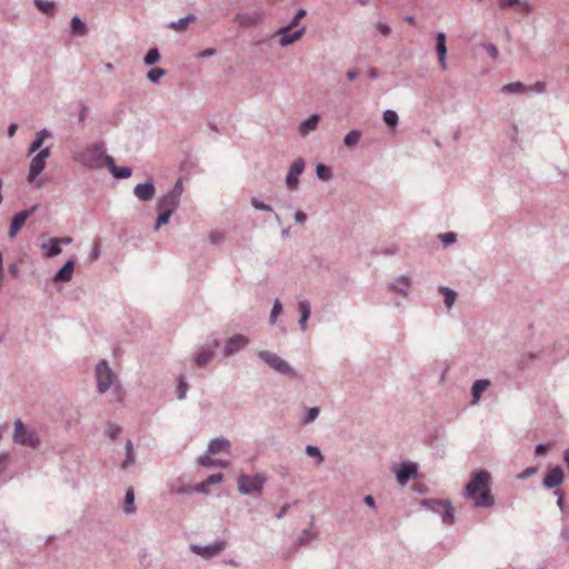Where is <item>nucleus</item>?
<instances>
[{"label": "nucleus", "mask_w": 569, "mask_h": 569, "mask_svg": "<svg viewBox=\"0 0 569 569\" xmlns=\"http://www.w3.org/2000/svg\"><path fill=\"white\" fill-rule=\"evenodd\" d=\"M490 473L486 470L476 471L466 485V496L475 499V506L485 508L495 505V498L490 493Z\"/></svg>", "instance_id": "1"}, {"label": "nucleus", "mask_w": 569, "mask_h": 569, "mask_svg": "<svg viewBox=\"0 0 569 569\" xmlns=\"http://www.w3.org/2000/svg\"><path fill=\"white\" fill-rule=\"evenodd\" d=\"M96 378H97V388L100 393H106L110 388H112V392L116 396L118 401H121L123 398V390L119 382H117V377L113 370L110 368L107 360H100L96 366Z\"/></svg>", "instance_id": "2"}, {"label": "nucleus", "mask_w": 569, "mask_h": 569, "mask_svg": "<svg viewBox=\"0 0 569 569\" xmlns=\"http://www.w3.org/2000/svg\"><path fill=\"white\" fill-rule=\"evenodd\" d=\"M104 146L101 142L89 146L86 150L74 154L73 159L88 170H97L106 164Z\"/></svg>", "instance_id": "3"}, {"label": "nucleus", "mask_w": 569, "mask_h": 569, "mask_svg": "<svg viewBox=\"0 0 569 569\" xmlns=\"http://www.w3.org/2000/svg\"><path fill=\"white\" fill-rule=\"evenodd\" d=\"M257 357L259 360L268 365L274 371L288 376L296 377V370L282 358H280L277 353L268 350H260L257 352Z\"/></svg>", "instance_id": "4"}, {"label": "nucleus", "mask_w": 569, "mask_h": 569, "mask_svg": "<svg viewBox=\"0 0 569 569\" xmlns=\"http://www.w3.org/2000/svg\"><path fill=\"white\" fill-rule=\"evenodd\" d=\"M13 442L37 449L40 446V439L34 430L26 428L21 419L14 421Z\"/></svg>", "instance_id": "5"}, {"label": "nucleus", "mask_w": 569, "mask_h": 569, "mask_svg": "<svg viewBox=\"0 0 569 569\" xmlns=\"http://www.w3.org/2000/svg\"><path fill=\"white\" fill-rule=\"evenodd\" d=\"M237 481L238 490L241 495H253L261 492L267 478L261 473L253 476L240 475Z\"/></svg>", "instance_id": "6"}, {"label": "nucleus", "mask_w": 569, "mask_h": 569, "mask_svg": "<svg viewBox=\"0 0 569 569\" xmlns=\"http://www.w3.org/2000/svg\"><path fill=\"white\" fill-rule=\"evenodd\" d=\"M421 505L428 510L438 513L443 523L450 525L453 522L455 513L453 507L449 501L437 499H423Z\"/></svg>", "instance_id": "7"}, {"label": "nucleus", "mask_w": 569, "mask_h": 569, "mask_svg": "<svg viewBox=\"0 0 569 569\" xmlns=\"http://www.w3.org/2000/svg\"><path fill=\"white\" fill-rule=\"evenodd\" d=\"M306 163L302 158H297L293 163L290 166L288 173L286 176V186L290 190H295L299 183V177L302 174L305 170Z\"/></svg>", "instance_id": "8"}, {"label": "nucleus", "mask_w": 569, "mask_h": 569, "mask_svg": "<svg viewBox=\"0 0 569 569\" xmlns=\"http://www.w3.org/2000/svg\"><path fill=\"white\" fill-rule=\"evenodd\" d=\"M249 345V338L243 335H234L226 341L223 355L231 357Z\"/></svg>", "instance_id": "9"}, {"label": "nucleus", "mask_w": 569, "mask_h": 569, "mask_svg": "<svg viewBox=\"0 0 569 569\" xmlns=\"http://www.w3.org/2000/svg\"><path fill=\"white\" fill-rule=\"evenodd\" d=\"M38 206L31 207L29 210H22L12 217L9 227V237L14 238L19 230L23 227L27 219L37 210Z\"/></svg>", "instance_id": "10"}, {"label": "nucleus", "mask_w": 569, "mask_h": 569, "mask_svg": "<svg viewBox=\"0 0 569 569\" xmlns=\"http://www.w3.org/2000/svg\"><path fill=\"white\" fill-rule=\"evenodd\" d=\"M224 548V541H214L207 546L191 545L190 549L193 553L202 558H211L222 551Z\"/></svg>", "instance_id": "11"}, {"label": "nucleus", "mask_w": 569, "mask_h": 569, "mask_svg": "<svg viewBox=\"0 0 569 569\" xmlns=\"http://www.w3.org/2000/svg\"><path fill=\"white\" fill-rule=\"evenodd\" d=\"M417 473L418 468L415 462L403 461L396 471V478L400 485H406L411 478H415Z\"/></svg>", "instance_id": "12"}, {"label": "nucleus", "mask_w": 569, "mask_h": 569, "mask_svg": "<svg viewBox=\"0 0 569 569\" xmlns=\"http://www.w3.org/2000/svg\"><path fill=\"white\" fill-rule=\"evenodd\" d=\"M133 194L141 201H150L156 194V187L152 179L144 183H138L133 188Z\"/></svg>", "instance_id": "13"}, {"label": "nucleus", "mask_w": 569, "mask_h": 569, "mask_svg": "<svg viewBox=\"0 0 569 569\" xmlns=\"http://www.w3.org/2000/svg\"><path fill=\"white\" fill-rule=\"evenodd\" d=\"M305 32H306V27H301L300 29H297L295 31H291V30L281 31V28H279L277 30L276 34L280 36L279 44L281 47H288V46L295 43L296 41H298L299 39H301V37L305 34Z\"/></svg>", "instance_id": "14"}, {"label": "nucleus", "mask_w": 569, "mask_h": 569, "mask_svg": "<svg viewBox=\"0 0 569 569\" xmlns=\"http://www.w3.org/2000/svg\"><path fill=\"white\" fill-rule=\"evenodd\" d=\"M563 482V471L560 466L551 468L542 480L543 487L553 489Z\"/></svg>", "instance_id": "15"}, {"label": "nucleus", "mask_w": 569, "mask_h": 569, "mask_svg": "<svg viewBox=\"0 0 569 569\" xmlns=\"http://www.w3.org/2000/svg\"><path fill=\"white\" fill-rule=\"evenodd\" d=\"M411 286V279L407 276H403V274H400L398 277H396L388 286V288L402 296V297H408L409 295V288Z\"/></svg>", "instance_id": "16"}, {"label": "nucleus", "mask_w": 569, "mask_h": 569, "mask_svg": "<svg viewBox=\"0 0 569 569\" xmlns=\"http://www.w3.org/2000/svg\"><path fill=\"white\" fill-rule=\"evenodd\" d=\"M436 52L439 60V66L442 70L448 68L447 64V47H446V34L443 32H438L436 34Z\"/></svg>", "instance_id": "17"}, {"label": "nucleus", "mask_w": 569, "mask_h": 569, "mask_svg": "<svg viewBox=\"0 0 569 569\" xmlns=\"http://www.w3.org/2000/svg\"><path fill=\"white\" fill-rule=\"evenodd\" d=\"M262 12L260 11H252V12H246V13H237L234 17V21L238 22L240 26L249 28L253 27L257 23L261 21Z\"/></svg>", "instance_id": "18"}, {"label": "nucleus", "mask_w": 569, "mask_h": 569, "mask_svg": "<svg viewBox=\"0 0 569 569\" xmlns=\"http://www.w3.org/2000/svg\"><path fill=\"white\" fill-rule=\"evenodd\" d=\"M106 166L112 173V176L117 179H128L132 174V170L130 167H117L114 163V159L111 156H107Z\"/></svg>", "instance_id": "19"}, {"label": "nucleus", "mask_w": 569, "mask_h": 569, "mask_svg": "<svg viewBox=\"0 0 569 569\" xmlns=\"http://www.w3.org/2000/svg\"><path fill=\"white\" fill-rule=\"evenodd\" d=\"M76 261L74 259H69L53 276L52 280L54 282L63 281L68 282L72 279L73 270H74Z\"/></svg>", "instance_id": "20"}, {"label": "nucleus", "mask_w": 569, "mask_h": 569, "mask_svg": "<svg viewBox=\"0 0 569 569\" xmlns=\"http://www.w3.org/2000/svg\"><path fill=\"white\" fill-rule=\"evenodd\" d=\"M180 200L176 197L171 196L170 193L163 194L158 200V210H164L170 213H173L178 207H179Z\"/></svg>", "instance_id": "21"}, {"label": "nucleus", "mask_w": 569, "mask_h": 569, "mask_svg": "<svg viewBox=\"0 0 569 569\" xmlns=\"http://www.w3.org/2000/svg\"><path fill=\"white\" fill-rule=\"evenodd\" d=\"M44 167L46 160L36 154L30 161L28 181L34 182L37 177L43 171Z\"/></svg>", "instance_id": "22"}, {"label": "nucleus", "mask_w": 569, "mask_h": 569, "mask_svg": "<svg viewBox=\"0 0 569 569\" xmlns=\"http://www.w3.org/2000/svg\"><path fill=\"white\" fill-rule=\"evenodd\" d=\"M491 385L489 379H478L473 382L471 387V405L475 406L479 402L481 395L486 391Z\"/></svg>", "instance_id": "23"}, {"label": "nucleus", "mask_w": 569, "mask_h": 569, "mask_svg": "<svg viewBox=\"0 0 569 569\" xmlns=\"http://www.w3.org/2000/svg\"><path fill=\"white\" fill-rule=\"evenodd\" d=\"M230 449V441L223 437L212 439L208 443L207 453L217 455L222 451H228Z\"/></svg>", "instance_id": "24"}, {"label": "nucleus", "mask_w": 569, "mask_h": 569, "mask_svg": "<svg viewBox=\"0 0 569 569\" xmlns=\"http://www.w3.org/2000/svg\"><path fill=\"white\" fill-rule=\"evenodd\" d=\"M320 121V116L317 113L311 114L308 119L303 120L299 126V133L302 137L308 136L311 131L316 130Z\"/></svg>", "instance_id": "25"}, {"label": "nucleus", "mask_w": 569, "mask_h": 569, "mask_svg": "<svg viewBox=\"0 0 569 569\" xmlns=\"http://www.w3.org/2000/svg\"><path fill=\"white\" fill-rule=\"evenodd\" d=\"M49 137H51V132L48 129L44 128L38 131L29 146L28 153L31 154L38 151L42 147L43 141Z\"/></svg>", "instance_id": "26"}, {"label": "nucleus", "mask_w": 569, "mask_h": 569, "mask_svg": "<svg viewBox=\"0 0 569 569\" xmlns=\"http://www.w3.org/2000/svg\"><path fill=\"white\" fill-rule=\"evenodd\" d=\"M298 309L300 312L299 327L302 331L307 329V321L311 313V307L308 300H301L298 303Z\"/></svg>", "instance_id": "27"}, {"label": "nucleus", "mask_w": 569, "mask_h": 569, "mask_svg": "<svg viewBox=\"0 0 569 569\" xmlns=\"http://www.w3.org/2000/svg\"><path fill=\"white\" fill-rule=\"evenodd\" d=\"M213 353L214 352L212 349H206L203 347H200L194 352L193 361L197 366H204L212 359Z\"/></svg>", "instance_id": "28"}, {"label": "nucleus", "mask_w": 569, "mask_h": 569, "mask_svg": "<svg viewBox=\"0 0 569 569\" xmlns=\"http://www.w3.org/2000/svg\"><path fill=\"white\" fill-rule=\"evenodd\" d=\"M70 30L73 37H84L88 33L86 23L78 16L71 18Z\"/></svg>", "instance_id": "29"}, {"label": "nucleus", "mask_w": 569, "mask_h": 569, "mask_svg": "<svg viewBox=\"0 0 569 569\" xmlns=\"http://www.w3.org/2000/svg\"><path fill=\"white\" fill-rule=\"evenodd\" d=\"M197 20V17L193 13H189L186 17L177 20L171 21L168 27L176 31H183L188 28L189 23L194 22Z\"/></svg>", "instance_id": "30"}, {"label": "nucleus", "mask_w": 569, "mask_h": 569, "mask_svg": "<svg viewBox=\"0 0 569 569\" xmlns=\"http://www.w3.org/2000/svg\"><path fill=\"white\" fill-rule=\"evenodd\" d=\"M41 250L44 252L47 258H52L61 253V247H59L57 238H51L48 243L41 244Z\"/></svg>", "instance_id": "31"}, {"label": "nucleus", "mask_w": 569, "mask_h": 569, "mask_svg": "<svg viewBox=\"0 0 569 569\" xmlns=\"http://www.w3.org/2000/svg\"><path fill=\"white\" fill-rule=\"evenodd\" d=\"M211 455L206 453L203 456H200L198 458V463L202 467H220V468H227L228 461L221 460V459H212L210 457Z\"/></svg>", "instance_id": "32"}, {"label": "nucleus", "mask_w": 569, "mask_h": 569, "mask_svg": "<svg viewBox=\"0 0 569 569\" xmlns=\"http://www.w3.org/2000/svg\"><path fill=\"white\" fill-rule=\"evenodd\" d=\"M124 450H126V458H124V460L121 463V468L122 469H128L136 461V459H134V450H133V442L130 439H128L126 441Z\"/></svg>", "instance_id": "33"}, {"label": "nucleus", "mask_w": 569, "mask_h": 569, "mask_svg": "<svg viewBox=\"0 0 569 569\" xmlns=\"http://www.w3.org/2000/svg\"><path fill=\"white\" fill-rule=\"evenodd\" d=\"M526 91H528V86H526L525 83H522L520 81L507 83L501 88V92L508 93V94L522 93Z\"/></svg>", "instance_id": "34"}, {"label": "nucleus", "mask_w": 569, "mask_h": 569, "mask_svg": "<svg viewBox=\"0 0 569 569\" xmlns=\"http://www.w3.org/2000/svg\"><path fill=\"white\" fill-rule=\"evenodd\" d=\"M123 511L127 515H131L136 512V506H134V491L132 488L127 489L126 496H124V503H123Z\"/></svg>", "instance_id": "35"}, {"label": "nucleus", "mask_w": 569, "mask_h": 569, "mask_svg": "<svg viewBox=\"0 0 569 569\" xmlns=\"http://www.w3.org/2000/svg\"><path fill=\"white\" fill-rule=\"evenodd\" d=\"M439 291L443 295V301L448 309H450L457 299V293L452 289L441 286L439 287Z\"/></svg>", "instance_id": "36"}, {"label": "nucleus", "mask_w": 569, "mask_h": 569, "mask_svg": "<svg viewBox=\"0 0 569 569\" xmlns=\"http://www.w3.org/2000/svg\"><path fill=\"white\" fill-rule=\"evenodd\" d=\"M361 139V132L359 130H351L343 138V143L347 148H355Z\"/></svg>", "instance_id": "37"}, {"label": "nucleus", "mask_w": 569, "mask_h": 569, "mask_svg": "<svg viewBox=\"0 0 569 569\" xmlns=\"http://www.w3.org/2000/svg\"><path fill=\"white\" fill-rule=\"evenodd\" d=\"M307 14V11L305 9H298L292 17V19L289 21L288 24L281 27V31L291 30L292 28L297 27L300 23V20Z\"/></svg>", "instance_id": "38"}, {"label": "nucleus", "mask_w": 569, "mask_h": 569, "mask_svg": "<svg viewBox=\"0 0 569 569\" xmlns=\"http://www.w3.org/2000/svg\"><path fill=\"white\" fill-rule=\"evenodd\" d=\"M188 389H189V385L186 381L184 377L182 375L179 376V378H178V386H177V390H176L177 398L179 400L186 399Z\"/></svg>", "instance_id": "39"}, {"label": "nucleus", "mask_w": 569, "mask_h": 569, "mask_svg": "<svg viewBox=\"0 0 569 569\" xmlns=\"http://www.w3.org/2000/svg\"><path fill=\"white\" fill-rule=\"evenodd\" d=\"M33 2H34V6L37 7V9L46 14H50L54 10V3L52 1L34 0Z\"/></svg>", "instance_id": "40"}, {"label": "nucleus", "mask_w": 569, "mask_h": 569, "mask_svg": "<svg viewBox=\"0 0 569 569\" xmlns=\"http://www.w3.org/2000/svg\"><path fill=\"white\" fill-rule=\"evenodd\" d=\"M382 119L390 128L397 127L399 121L398 114L393 110H386L382 114Z\"/></svg>", "instance_id": "41"}, {"label": "nucleus", "mask_w": 569, "mask_h": 569, "mask_svg": "<svg viewBox=\"0 0 569 569\" xmlns=\"http://www.w3.org/2000/svg\"><path fill=\"white\" fill-rule=\"evenodd\" d=\"M316 173L319 179L322 181H328L331 179L332 173L329 167L323 163H318L316 167Z\"/></svg>", "instance_id": "42"}, {"label": "nucleus", "mask_w": 569, "mask_h": 569, "mask_svg": "<svg viewBox=\"0 0 569 569\" xmlns=\"http://www.w3.org/2000/svg\"><path fill=\"white\" fill-rule=\"evenodd\" d=\"M306 453L317 460V463H321L325 460L323 455L317 446L308 445L306 447Z\"/></svg>", "instance_id": "43"}, {"label": "nucleus", "mask_w": 569, "mask_h": 569, "mask_svg": "<svg viewBox=\"0 0 569 569\" xmlns=\"http://www.w3.org/2000/svg\"><path fill=\"white\" fill-rule=\"evenodd\" d=\"M166 73L167 71L162 68H153L148 71L147 78L150 82L157 83Z\"/></svg>", "instance_id": "44"}, {"label": "nucleus", "mask_w": 569, "mask_h": 569, "mask_svg": "<svg viewBox=\"0 0 569 569\" xmlns=\"http://www.w3.org/2000/svg\"><path fill=\"white\" fill-rule=\"evenodd\" d=\"M159 59H160V53H159L158 49L152 48L147 52L143 61L147 66H153L154 63H157L159 61Z\"/></svg>", "instance_id": "45"}, {"label": "nucleus", "mask_w": 569, "mask_h": 569, "mask_svg": "<svg viewBox=\"0 0 569 569\" xmlns=\"http://www.w3.org/2000/svg\"><path fill=\"white\" fill-rule=\"evenodd\" d=\"M283 308H282V303L279 299H276L273 301V306H272V309H271V312H270V323L271 325H274L276 321H277V318L279 317V315L282 312Z\"/></svg>", "instance_id": "46"}, {"label": "nucleus", "mask_w": 569, "mask_h": 569, "mask_svg": "<svg viewBox=\"0 0 569 569\" xmlns=\"http://www.w3.org/2000/svg\"><path fill=\"white\" fill-rule=\"evenodd\" d=\"M171 216H172V213H170L168 211L159 210L154 230L158 231L161 226L167 224L169 222Z\"/></svg>", "instance_id": "47"}, {"label": "nucleus", "mask_w": 569, "mask_h": 569, "mask_svg": "<svg viewBox=\"0 0 569 569\" xmlns=\"http://www.w3.org/2000/svg\"><path fill=\"white\" fill-rule=\"evenodd\" d=\"M121 432V429L119 426L114 425V423H108L106 430H104V436L111 440H114L119 437Z\"/></svg>", "instance_id": "48"}, {"label": "nucleus", "mask_w": 569, "mask_h": 569, "mask_svg": "<svg viewBox=\"0 0 569 569\" xmlns=\"http://www.w3.org/2000/svg\"><path fill=\"white\" fill-rule=\"evenodd\" d=\"M537 358V355L536 353H526V355H522L519 357V359L517 360V366L518 368L520 369H523L526 368L531 361H533L535 359Z\"/></svg>", "instance_id": "49"}, {"label": "nucleus", "mask_w": 569, "mask_h": 569, "mask_svg": "<svg viewBox=\"0 0 569 569\" xmlns=\"http://www.w3.org/2000/svg\"><path fill=\"white\" fill-rule=\"evenodd\" d=\"M251 206L257 209V210H262V211H266V212H273V209L271 206L264 203L263 201H261L260 199L253 197L251 198Z\"/></svg>", "instance_id": "50"}, {"label": "nucleus", "mask_w": 569, "mask_h": 569, "mask_svg": "<svg viewBox=\"0 0 569 569\" xmlns=\"http://www.w3.org/2000/svg\"><path fill=\"white\" fill-rule=\"evenodd\" d=\"M320 413V409L318 407H312L307 411V415L303 418L305 423H311L313 422Z\"/></svg>", "instance_id": "51"}, {"label": "nucleus", "mask_w": 569, "mask_h": 569, "mask_svg": "<svg viewBox=\"0 0 569 569\" xmlns=\"http://www.w3.org/2000/svg\"><path fill=\"white\" fill-rule=\"evenodd\" d=\"M440 239H441V241H442L443 246H446V247H447V246H450V244H452V243H455V242H456V240H457V234H456V233H453V232H446V233H441V234H440Z\"/></svg>", "instance_id": "52"}, {"label": "nucleus", "mask_w": 569, "mask_h": 569, "mask_svg": "<svg viewBox=\"0 0 569 569\" xmlns=\"http://www.w3.org/2000/svg\"><path fill=\"white\" fill-rule=\"evenodd\" d=\"M516 9L525 14H529L533 10L532 4L530 2L521 0H519V3L517 4Z\"/></svg>", "instance_id": "53"}, {"label": "nucleus", "mask_w": 569, "mask_h": 569, "mask_svg": "<svg viewBox=\"0 0 569 569\" xmlns=\"http://www.w3.org/2000/svg\"><path fill=\"white\" fill-rule=\"evenodd\" d=\"M182 192H183V186H182L181 179H179L176 181L173 188L168 193H170L171 196H173L180 200Z\"/></svg>", "instance_id": "54"}, {"label": "nucleus", "mask_w": 569, "mask_h": 569, "mask_svg": "<svg viewBox=\"0 0 569 569\" xmlns=\"http://www.w3.org/2000/svg\"><path fill=\"white\" fill-rule=\"evenodd\" d=\"M537 472V468L536 467H528L526 469H523L519 475H518V479L520 480H525L531 476H533L535 473Z\"/></svg>", "instance_id": "55"}, {"label": "nucleus", "mask_w": 569, "mask_h": 569, "mask_svg": "<svg viewBox=\"0 0 569 569\" xmlns=\"http://www.w3.org/2000/svg\"><path fill=\"white\" fill-rule=\"evenodd\" d=\"M528 91L543 93L546 91V84L542 81H537L535 84L528 86Z\"/></svg>", "instance_id": "56"}, {"label": "nucleus", "mask_w": 569, "mask_h": 569, "mask_svg": "<svg viewBox=\"0 0 569 569\" xmlns=\"http://www.w3.org/2000/svg\"><path fill=\"white\" fill-rule=\"evenodd\" d=\"M204 481H206V485H208V486L220 483L222 481V475L221 473L211 475Z\"/></svg>", "instance_id": "57"}, {"label": "nucleus", "mask_w": 569, "mask_h": 569, "mask_svg": "<svg viewBox=\"0 0 569 569\" xmlns=\"http://www.w3.org/2000/svg\"><path fill=\"white\" fill-rule=\"evenodd\" d=\"M224 239V234L222 232L214 231L210 234V241L213 244H220Z\"/></svg>", "instance_id": "58"}, {"label": "nucleus", "mask_w": 569, "mask_h": 569, "mask_svg": "<svg viewBox=\"0 0 569 569\" xmlns=\"http://www.w3.org/2000/svg\"><path fill=\"white\" fill-rule=\"evenodd\" d=\"M310 535H311L310 529L302 530L301 533L298 537L299 545H301V546L307 545Z\"/></svg>", "instance_id": "59"}, {"label": "nucleus", "mask_w": 569, "mask_h": 569, "mask_svg": "<svg viewBox=\"0 0 569 569\" xmlns=\"http://www.w3.org/2000/svg\"><path fill=\"white\" fill-rule=\"evenodd\" d=\"M488 54L492 58V59H496L498 57V49L495 44L492 43H488L485 46Z\"/></svg>", "instance_id": "60"}, {"label": "nucleus", "mask_w": 569, "mask_h": 569, "mask_svg": "<svg viewBox=\"0 0 569 569\" xmlns=\"http://www.w3.org/2000/svg\"><path fill=\"white\" fill-rule=\"evenodd\" d=\"M519 3V0H499V6L501 8H516Z\"/></svg>", "instance_id": "61"}, {"label": "nucleus", "mask_w": 569, "mask_h": 569, "mask_svg": "<svg viewBox=\"0 0 569 569\" xmlns=\"http://www.w3.org/2000/svg\"><path fill=\"white\" fill-rule=\"evenodd\" d=\"M216 49L213 48H208V49H204L203 51H201L199 54H198V58L200 59H206V58H210V57H213L216 54Z\"/></svg>", "instance_id": "62"}, {"label": "nucleus", "mask_w": 569, "mask_h": 569, "mask_svg": "<svg viewBox=\"0 0 569 569\" xmlns=\"http://www.w3.org/2000/svg\"><path fill=\"white\" fill-rule=\"evenodd\" d=\"M377 29L383 36H388L391 32V28L388 24L383 23V22H378L377 23Z\"/></svg>", "instance_id": "63"}, {"label": "nucleus", "mask_w": 569, "mask_h": 569, "mask_svg": "<svg viewBox=\"0 0 569 569\" xmlns=\"http://www.w3.org/2000/svg\"><path fill=\"white\" fill-rule=\"evenodd\" d=\"M550 448V445L548 443H538L535 448V452L537 455H545Z\"/></svg>", "instance_id": "64"}]
</instances>
